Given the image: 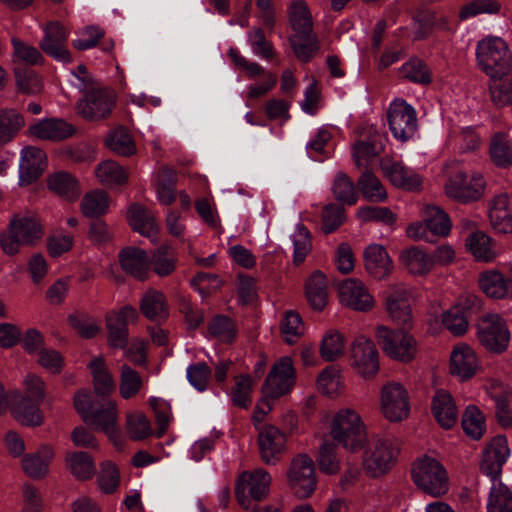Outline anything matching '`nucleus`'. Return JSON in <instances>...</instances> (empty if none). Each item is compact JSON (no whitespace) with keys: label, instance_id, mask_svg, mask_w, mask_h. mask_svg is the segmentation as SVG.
Returning a JSON list of instances; mask_svg holds the SVG:
<instances>
[{"label":"nucleus","instance_id":"36","mask_svg":"<svg viewBox=\"0 0 512 512\" xmlns=\"http://www.w3.org/2000/svg\"><path fill=\"white\" fill-rule=\"evenodd\" d=\"M93 376L94 392L106 398L115 389L114 379L102 358H95L88 364Z\"/></svg>","mask_w":512,"mask_h":512},{"label":"nucleus","instance_id":"11","mask_svg":"<svg viewBox=\"0 0 512 512\" xmlns=\"http://www.w3.org/2000/svg\"><path fill=\"white\" fill-rule=\"evenodd\" d=\"M116 95L106 87L94 86L85 91L76 105L77 113L86 120L98 121L110 116Z\"/></svg>","mask_w":512,"mask_h":512},{"label":"nucleus","instance_id":"54","mask_svg":"<svg viewBox=\"0 0 512 512\" xmlns=\"http://www.w3.org/2000/svg\"><path fill=\"white\" fill-rule=\"evenodd\" d=\"M305 288H364V283L358 278L330 281L323 272L315 270L306 280Z\"/></svg>","mask_w":512,"mask_h":512},{"label":"nucleus","instance_id":"55","mask_svg":"<svg viewBox=\"0 0 512 512\" xmlns=\"http://www.w3.org/2000/svg\"><path fill=\"white\" fill-rule=\"evenodd\" d=\"M253 381L250 375L242 374L235 377V385L231 390V402L234 406L248 409L252 403Z\"/></svg>","mask_w":512,"mask_h":512},{"label":"nucleus","instance_id":"29","mask_svg":"<svg viewBox=\"0 0 512 512\" xmlns=\"http://www.w3.org/2000/svg\"><path fill=\"white\" fill-rule=\"evenodd\" d=\"M141 313L152 322L161 323L169 317V306L163 293L154 290L144 294L139 303Z\"/></svg>","mask_w":512,"mask_h":512},{"label":"nucleus","instance_id":"49","mask_svg":"<svg viewBox=\"0 0 512 512\" xmlns=\"http://www.w3.org/2000/svg\"><path fill=\"white\" fill-rule=\"evenodd\" d=\"M149 261L150 270L160 277L170 275L176 268L174 251L167 245L160 246Z\"/></svg>","mask_w":512,"mask_h":512},{"label":"nucleus","instance_id":"58","mask_svg":"<svg viewBox=\"0 0 512 512\" xmlns=\"http://www.w3.org/2000/svg\"><path fill=\"white\" fill-rule=\"evenodd\" d=\"M106 146L114 153L121 156H130L135 153V143L124 128H117L106 138Z\"/></svg>","mask_w":512,"mask_h":512},{"label":"nucleus","instance_id":"27","mask_svg":"<svg viewBox=\"0 0 512 512\" xmlns=\"http://www.w3.org/2000/svg\"><path fill=\"white\" fill-rule=\"evenodd\" d=\"M488 215L495 230L512 232V204L506 194L497 195L490 201Z\"/></svg>","mask_w":512,"mask_h":512},{"label":"nucleus","instance_id":"7","mask_svg":"<svg viewBox=\"0 0 512 512\" xmlns=\"http://www.w3.org/2000/svg\"><path fill=\"white\" fill-rule=\"evenodd\" d=\"M376 338L383 352L391 359L408 363L415 358L417 342L411 334L404 330L378 326Z\"/></svg>","mask_w":512,"mask_h":512},{"label":"nucleus","instance_id":"10","mask_svg":"<svg viewBox=\"0 0 512 512\" xmlns=\"http://www.w3.org/2000/svg\"><path fill=\"white\" fill-rule=\"evenodd\" d=\"M270 483V474L262 468L252 472L244 471L235 484L237 502L244 509H249L251 500L261 501L268 495Z\"/></svg>","mask_w":512,"mask_h":512},{"label":"nucleus","instance_id":"48","mask_svg":"<svg viewBox=\"0 0 512 512\" xmlns=\"http://www.w3.org/2000/svg\"><path fill=\"white\" fill-rule=\"evenodd\" d=\"M143 387L142 377L138 371L128 364L120 367L119 393L122 398L130 399L136 396Z\"/></svg>","mask_w":512,"mask_h":512},{"label":"nucleus","instance_id":"56","mask_svg":"<svg viewBox=\"0 0 512 512\" xmlns=\"http://www.w3.org/2000/svg\"><path fill=\"white\" fill-rule=\"evenodd\" d=\"M280 333L287 344H295L304 334V325L300 314L293 310L287 311L280 323Z\"/></svg>","mask_w":512,"mask_h":512},{"label":"nucleus","instance_id":"3","mask_svg":"<svg viewBox=\"0 0 512 512\" xmlns=\"http://www.w3.org/2000/svg\"><path fill=\"white\" fill-rule=\"evenodd\" d=\"M411 477L421 492L432 497H441L449 490V477L445 467L430 456L424 455L413 462Z\"/></svg>","mask_w":512,"mask_h":512},{"label":"nucleus","instance_id":"64","mask_svg":"<svg viewBox=\"0 0 512 512\" xmlns=\"http://www.w3.org/2000/svg\"><path fill=\"white\" fill-rule=\"evenodd\" d=\"M402 76L414 83L429 84L432 80L431 71L427 64L419 59L412 58L401 68Z\"/></svg>","mask_w":512,"mask_h":512},{"label":"nucleus","instance_id":"15","mask_svg":"<svg viewBox=\"0 0 512 512\" xmlns=\"http://www.w3.org/2000/svg\"><path fill=\"white\" fill-rule=\"evenodd\" d=\"M295 382V369L289 357H282L276 362L262 386L264 395L272 399L279 398L288 393Z\"/></svg>","mask_w":512,"mask_h":512},{"label":"nucleus","instance_id":"39","mask_svg":"<svg viewBox=\"0 0 512 512\" xmlns=\"http://www.w3.org/2000/svg\"><path fill=\"white\" fill-rule=\"evenodd\" d=\"M465 245L467 250L477 260L489 262L496 256L492 239L482 231L469 234L466 238Z\"/></svg>","mask_w":512,"mask_h":512},{"label":"nucleus","instance_id":"16","mask_svg":"<svg viewBox=\"0 0 512 512\" xmlns=\"http://www.w3.org/2000/svg\"><path fill=\"white\" fill-rule=\"evenodd\" d=\"M381 408L391 422H399L408 417L410 411L408 392L400 383H389L381 391Z\"/></svg>","mask_w":512,"mask_h":512},{"label":"nucleus","instance_id":"25","mask_svg":"<svg viewBox=\"0 0 512 512\" xmlns=\"http://www.w3.org/2000/svg\"><path fill=\"white\" fill-rule=\"evenodd\" d=\"M366 271L376 279H384L393 271V262L386 249L378 244L369 245L364 251Z\"/></svg>","mask_w":512,"mask_h":512},{"label":"nucleus","instance_id":"62","mask_svg":"<svg viewBox=\"0 0 512 512\" xmlns=\"http://www.w3.org/2000/svg\"><path fill=\"white\" fill-rule=\"evenodd\" d=\"M17 88L24 94H36L41 92L43 83L38 74L26 67H16L14 70Z\"/></svg>","mask_w":512,"mask_h":512},{"label":"nucleus","instance_id":"21","mask_svg":"<svg viewBox=\"0 0 512 512\" xmlns=\"http://www.w3.org/2000/svg\"><path fill=\"white\" fill-rule=\"evenodd\" d=\"M45 152L35 146H27L21 150L19 163L20 183L29 185L36 181L46 168Z\"/></svg>","mask_w":512,"mask_h":512},{"label":"nucleus","instance_id":"40","mask_svg":"<svg viewBox=\"0 0 512 512\" xmlns=\"http://www.w3.org/2000/svg\"><path fill=\"white\" fill-rule=\"evenodd\" d=\"M423 218L432 231V236L445 237L450 233L452 226L450 218L440 207L427 205L423 210Z\"/></svg>","mask_w":512,"mask_h":512},{"label":"nucleus","instance_id":"26","mask_svg":"<svg viewBox=\"0 0 512 512\" xmlns=\"http://www.w3.org/2000/svg\"><path fill=\"white\" fill-rule=\"evenodd\" d=\"M431 410L436 421L444 429L452 428L457 422V409L451 394L446 390H437L433 396Z\"/></svg>","mask_w":512,"mask_h":512},{"label":"nucleus","instance_id":"52","mask_svg":"<svg viewBox=\"0 0 512 512\" xmlns=\"http://www.w3.org/2000/svg\"><path fill=\"white\" fill-rule=\"evenodd\" d=\"M332 193L337 201L347 205H354L358 199L354 182L346 173L341 171L334 178Z\"/></svg>","mask_w":512,"mask_h":512},{"label":"nucleus","instance_id":"35","mask_svg":"<svg viewBox=\"0 0 512 512\" xmlns=\"http://www.w3.org/2000/svg\"><path fill=\"white\" fill-rule=\"evenodd\" d=\"M129 223L133 230L152 238L158 232L154 214L140 204H132L129 209Z\"/></svg>","mask_w":512,"mask_h":512},{"label":"nucleus","instance_id":"17","mask_svg":"<svg viewBox=\"0 0 512 512\" xmlns=\"http://www.w3.org/2000/svg\"><path fill=\"white\" fill-rule=\"evenodd\" d=\"M44 36L39 42L41 50L57 61H71L70 52L66 48L69 30L58 21L48 22L43 26Z\"/></svg>","mask_w":512,"mask_h":512},{"label":"nucleus","instance_id":"63","mask_svg":"<svg viewBox=\"0 0 512 512\" xmlns=\"http://www.w3.org/2000/svg\"><path fill=\"white\" fill-rule=\"evenodd\" d=\"M462 428L464 432L477 440L480 439L484 432V417L482 412L475 405L466 408L462 416Z\"/></svg>","mask_w":512,"mask_h":512},{"label":"nucleus","instance_id":"23","mask_svg":"<svg viewBox=\"0 0 512 512\" xmlns=\"http://www.w3.org/2000/svg\"><path fill=\"white\" fill-rule=\"evenodd\" d=\"M382 170L395 187L407 191H415L421 187L422 178L419 174L401 162L385 160L382 162Z\"/></svg>","mask_w":512,"mask_h":512},{"label":"nucleus","instance_id":"47","mask_svg":"<svg viewBox=\"0 0 512 512\" xmlns=\"http://www.w3.org/2000/svg\"><path fill=\"white\" fill-rule=\"evenodd\" d=\"M289 41L294 54L303 62H308L318 50L317 37L312 32L295 33Z\"/></svg>","mask_w":512,"mask_h":512},{"label":"nucleus","instance_id":"44","mask_svg":"<svg viewBox=\"0 0 512 512\" xmlns=\"http://www.w3.org/2000/svg\"><path fill=\"white\" fill-rule=\"evenodd\" d=\"M95 175L102 184L107 186L122 185L128 179L124 168L113 160L99 163L95 169Z\"/></svg>","mask_w":512,"mask_h":512},{"label":"nucleus","instance_id":"9","mask_svg":"<svg viewBox=\"0 0 512 512\" xmlns=\"http://www.w3.org/2000/svg\"><path fill=\"white\" fill-rule=\"evenodd\" d=\"M477 338L487 351L502 354L509 346L510 331L501 316L487 314L477 324Z\"/></svg>","mask_w":512,"mask_h":512},{"label":"nucleus","instance_id":"8","mask_svg":"<svg viewBox=\"0 0 512 512\" xmlns=\"http://www.w3.org/2000/svg\"><path fill=\"white\" fill-rule=\"evenodd\" d=\"M138 320L139 313L137 309L129 304L107 312L105 327L108 346L113 349H125L129 344L128 326L136 324Z\"/></svg>","mask_w":512,"mask_h":512},{"label":"nucleus","instance_id":"43","mask_svg":"<svg viewBox=\"0 0 512 512\" xmlns=\"http://www.w3.org/2000/svg\"><path fill=\"white\" fill-rule=\"evenodd\" d=\"M363 197L371 202H383L387 193L380 180L369 170H365L357 181Z\"/></svg>","mask_w":512,"mask_h":512},{"label":"nucleus","instance_id":"60","mask_svg":"<svg viewBox=\"0 0 512 512\" xmlns=\"http://www.w3.org/2000/svg\"><path fill=\"white\" fill-rule=\"evenodd\" d=\"M344 354V338L336 330L328 331L322 338L320 355L325 361H335Z\"/></svg>","mask_w":512,"mask_h":512},{"label":"nucleus","instance_id":"18","mask_svg":"<svg viewBox=\"0 0 512 512\" xmlns=\"http://www.w3.org/2000/svg\"><path fill=\"white\" fill-rule=\"evenodd\" d=\"M350 354L353 367L360 375L370 378L379 370L378 351L372 340L357 337L351 344Z\"/></svg>","mask_w":512,"mask_h":512},{"label":"nucleus","instance_id":"4","mask_svg":"<svg viewBox=\"0 0 512 512\" xmlns=\"http://www.w3.org/2000/svg\"><path fill=\"white\" fill-rule=\"evenodd\" d=\"M44 236V227L38 216L14 217L9 224L7 233L0 236V244L8 255L16 254L20 246H32Z\"/></svg>","mask_w":512,"mask_h":512},{"label":"nucleus","instance_id":"34","mask_svg":"<svg viewBox=\"0 0 512 512\" xmlns=\"http://www.w3.org/2000/svg\"><path fill=\"white\" fill-rule=\"evenodd\" d=\"M48 187L68 201L78 199L81 193L78 180L66 171H59L49 176Z\"/></svg>","mask_w":512,"mask_h":512},{"label":"nucleus","instance_id":"61","mask_svg":"<svg viewBox=\"0 0 512 512\" xmlns=\"http://www.w3.org/2000/svg\"><path fill=\"white\" fill-rule=\"evenodd\" d=\"M14 62L25 63L27 65H41L44 57L41 52L34 46L22 41L19 38H12Z\"/></svg>","mask_w":512,"mask_h":512},{"label":"nucleus","instance_id":"59","mask_svg":"<svg viewBox=\"0 0 512 512\" xmlns=\"http://www.w3.org/2000/svg\"><path fill=\"white\" fill-rule=\"evenodd\" d=\"M317 386L321 393L330 397L343 389V381L337 366L331 365L322 370L317 378Z\"/></svg>","mask_w":512,"mask_h":512},{"label":"nucleus","instance_id":"2","mask_svg":"<svg viewBox=\"0 0 512 512\" xmlns=\"http://www.w3.org/2000/svg\"><path fill=\"white\" fill-rule=\"evenodd\" d=\"M74 407L88 426L103 431L116 447L122 445L121 432L117 426V405L114 401L108 398L97 399L90 393L78 391L74 396Z\"/></svg>","mask_w":512,"mask_h":512},{"label":"nucleus","instance_id":"46","mask_svg":"<svg viewBox=\"0 0 512 512\" xmlns=\"http://www.w3.org/2000/svg\"><path fill=\"white\" fill-rule=\"evenodd\" d=\"M339 301L346 307L366 312L374 307V297L369 290H338Z\"/></svg>","mask_w":512,"mask_h":512},{"label":"nucleus","instance_id":"51","mask_svg":"<svg viewBox=\"0 0 512 512\" xmlns=\"http://www.w3.org/2000/svg\"><path fill=\"white\" fill-rule=\"evenodd\" d=\"M488 512H512V492L498 481L493 483L487 504Z\"/></svg>","mask_w":512,"mask_h":512},{"label":"nucleus","instance_id":"37","mask_svg":"<svg viewBox=\"0 0 512 512\" xmlns=\"http://www.w3.org/2000/svg\"><path fill=\"white\" fill-rule=\"evenodd\" d=\"M387 312L391 319L398 324L411 321V308L406 290H394L386 298Z\"/></svg>","mask_w":512,"mask_h":512},{"label":"nucleus","instance_id":"5","mask_svg":"<svg viewBox=\"0 0 512 512\" xmlns=\"http://www.w3.org/2000/svg\"><path fill=\"white\" fill-rule=\"evenodd\" d=\"M399 447L392 438L372 440L363 456V468L367 475L377 478L387 473L396 462Z\"/></svg>","mask_w":512,"mask_h":512},{"label":"nucleus","instance_id":"20","mask_svg":"<svg viewBox=\"0 0 512 512\" xmlns=\"http://www.w3.org/2000/svg\"><path fill=\"white\" fill-rule=\"evenodd\" d=\"M509 455V448L505 436L498 435L492 439L483 452L480 470L491 478L493 483L502 472V466Z\"/></svg>","mask_w":512,"mask_h":512},{"label":"nucleus","instance_id":"24","mask_svg":"<svg viewBox=\"0 0 512 512\" xmlns=\"http://www.w3.org/2000/svg\"><path fill=\"white\" fill-rule=\"evenodd\" d=\"M11 411L14 418L26 426H40L43 415L40 411V402L22 397L20 391L10 394Z\"/></svg>","mask_w":512,"mask_h":512},{"label":"nucleus","instance_id":"57","mask_svg":"<svg viewBox=\"0 0 512 512\" xmlns=\"http://www.w3.org/2000/svg\"><path fill=\"white\" fill-rule=\"evenodd\" d=\"M208 332L211 337L224 343H231L236 337L234 321L225 315H216L208 323Z\"/></svg>","mask_w":512,"mask_h":512},{"label":"nucleus","instance_id":"41","mask_svg":"<svg viewBox=\"0 0 512 512\" xmlns=\"http://www.w3.org/2000/svg\"><path fill=\"white\" fill-rule=\"evenodd\" d=\"M288 17L295 33L312 32V16L304 0H295L290 4L288 7Z\"/></svg>","mask_w":512,"mask_h":512},{"label":"nucleus","instance_id":"13","mask_svg":"<svg viewBox=\"0 0 512 512\" xmlns=\"http://www.w3.org/2000/svg\"><path fill=\"white\" fill-rule=\"evenodd\" d=\"M290 488L298 498L310 497L316 489L314 462L307 454H298L291 461L287 472Z\"/></svg>","mask_w":512,"mask_h":512},{"label":"nucleus","instance_id":"33","mask_svg":"<svg viewBox=\"0 0 512 512\" xmlns=\"http://www.w3.org/2000/svg\"><path fill=\"white\" fill-rule=\"evenodd\" d=\"M383 137L374 132L367 140H359L353 145V159L360 169L366 167L368 162L383 151Z\"/></svg>","mask_w":512,"mask_h":512},{"label":"nucleus","instance_id":"50","mask_svg":"<svg viewBox=\"0 0 512 512\" xmlns=\"http://www.w3.org/2000/svg\"><path fill=\"white\" fill-rule=\"evenodd\" d=\"M109 207L108 194L105 191H91L83 197L80 208L86 217H98L106 213Z\"/></svg>","mask_w":512,"mask_h":512},{"label":"nucleus","instance_id":"14","mask_svg":"<svg viewBox=\"0 0 512 512\" xmlns=\"http://www.w3.org/2000/svg\"><path fill=\"white\" fill-rule=\"evenodd\" d=\"M388 123L392 135L406 142L411 139L418 127L415 109L403 99L394 100L388 110Z\"/></svg>","mask_w":512,"mask_h":512},{"label":"nucleus","instance_id":"6","mask_svg":"<svg viewBox=\"0 0 512 512\" xmlns=\"http://www.w3.org/2000/svg\"><path fill=\"white\" fill-rule=\"evenodd\" d=\"M331 435L344 448L355 451L362 447L365 439V427L360 416L351 409L340 410L333 418Z\"/></svg>","mask_w":512,"mask_h":512},{"label":"nucleus","instance_id":"42","mask_svg":"<svg viewBox=\"0 0 512 512\" xmlns=\"http://www.w3.org/2000/svg\"><path fill=\"white\" fill-rule=\"evenodd\" d=\"M67 463L73 476L80 481L92 478L96 472L94 460L87 452L78 451L68 454Z\"/></svg>","mask_w":512,"mask_h":512},{"label":"nucleus","instance_id":"45","mask_svg":"<svg viewBox=\"0 0 512 512\" xmlns=\"http://www.w3.org/2000/svg\"><path fill=\"white\" fill-rule=\"evenodd\" d=\"M489 153L492 162L498 167L506 168L512 164V147L503 133H496L491 138Z\"/></svg>","mask_w":512,"mask_h":512},{"label":"nucleus","instance_id":"28","mask_svg":"<svg viewBox=\"0 0 512 512\" xmlns=\"http://www.w3.org/2000/svg\"><path fill=\"white\" fill-rule=\"evenodd\" d=\"M29 131L42 140L61 141L71 137L75 128L61 119H46L32 125Z\"/></svg>","mask_w":512,"mask_h":512},{"label":"nucleus","instance_id":"53","mask_svg":"<svg viewBox=\"0 0 512 512\" xmlns=\"http://www.w3.org/2000/svg\"><path fill=\"white\" fill-rule=\"evenodd\" d=\"M175 185V171L168 167L163 168L158 174L156 186L157 199L162 205H170L175 201Z\"/></svg>","mask_w":512,"mask_h":512},{"label":"nucleus","instance_id":"32","mask_svg":"<svg viewBox=\"0 0 512 512\" xmlns=\"http://www.w3.org/2000/svg\"><path fill=\"white\" fill-rule=\"evenodd\" d=\"M399 260L401 264L414 275L425 274L429 272L434 265L432 256L416 246L403 250L399 255Z\"/></svg>","mask_w":512,"mask_h":512},{"label":"nucleus","instance_id":"12","mask_svg":"<svg viewBox=\"0 0 512 512\" xmlns=\"http://www.w3.org/2000/svg\"><path fill=\"white\" fill-rule=\"evenodd\" d=\"M486 181L480 172L470 175L457 172L445 184L446 195L460 203L468 204L478 201L484 194Z\"/></svg>","mask_w":512,"mask_h":512},{"label":"nucleus","instance_id":"1","mask_svg":"<svg viewBox=\"0 0 512 512\" xmlns=\"http://www.w3.org/2000/svg\"><path fill=\"white\" fill-rule=\"evenodd\" d=\"M479 67L490 78L491 101L497 107L512 105V54L501 38H487L477 45Z\"/></svg>","mask_w":512,"mask_h":512},{"label":"nucleus","instance_id":"31","mask_svg":"<svg viewBox=\"0 0 512 512\" xmlns=\"http://www.w3.org/2000/svg\"><path fill=\"white\" fill-rule=\"evenodd\" d=\"M477 368V359L469 346L456 348L450 357V373L461 380L471 378Z\"/></svg>","mask_w":512,"mask_h":512},{"label":"nucleus","instance_id":"30","mask_svg":"<svg viewBox=\"0 0 512 512\" xmlns=\"http://www.w3.org/2000/svg\"><path fill=\"white\" fill-rule=\"evenodd\" d=\"M53 458V448L49 445H44L36 453L24 455L22 458V468L30 478L42 479L48 473V467Z\"/></svg>","mask_w":512,"mask_h":512},{"label":"nucleus","instance_id":"19","mask_svg":"<svg viewBox=\"0 0 512 512\" xmlns=\"http://www.w3.org/2000/svg\"><path fill=\"white\" fill-rule=\"evenodd\" d=\"M286 437L274 425H264L258 434L261 460L267 465H275L285 451Z\"/></svg>","mask_w":512,"mask_h":512},{"label":"nucleus","instance_id":"22","mask_svg":"<svg viewBox=\"0 0 512 512\" xmlns=\"http://www.w3.org/2000/svg\"><path fill=\"white\" fill-rule=\"evenodd\" d=\"M121 268L137 280H146L150 275V261L145 250L128 246L118 254Z\"/></svg>","mask_w":512,"mask_h":512},{"label":"nucleus","instance_id":"38","mask_svg":"<svg viewBox=\"0 0 512 512\" xmlns=\"http://www.w3.org/2000/svg\"><path fill=\"white\" fill-rule=\"evenodd\" d=\"M24 125V117L15 109L0 110V148L11 142Z\"/></svg>","mask_w":512,"mask_h":512}]
</instances>
